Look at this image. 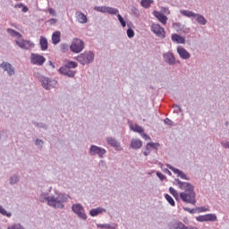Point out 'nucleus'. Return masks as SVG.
<instances>
[{
  "label": "nucleus",
  "mask_w": 229,
  "mask_h": 229,
  "mask_svg": "<svg viewBox=\"0 0 229 229\" xmlns=\"http://www.w3.org/2000/svg\"><path fill=\"white\" fill-rule=\"evenodd\" d=\"M98 226H99V228H106V229L112 228V226H110V224L98 225Z\"/></svg>",
  "instance_id": "nucleus-54"
},
{
  "label": "nucleus",
  "mask_w": 229,
  "mask_h": 229,
  "mask_svg": "<svg viewBox=\"0 0 229 229\" xmlns=\"http://www.w3.org/2000/svg\"><path fill=\"white\" fill-rule=\"evenodd\" d=\"M177 53L182 60H189V58H191V53L183 47H178Z\"/></svg>",
  "instance_id": "nucleus-16"
},
{
  "label": "nucleus",
  "mask_w": 229,
  "mask_h": 229,
  "mask_svg": "<svg viewBox=\"0 0 229 229\" xmlns=\"http://www.w3.org/2000/svg\"><path fill=\"white\" fill-rule=\"evenodd\" d=\"M23 5H24L23 4H16L14 5V8H22Z\"/></svg>",
  "instance_id": "nucleus-60"
},
{
  "label": "nucleus",
  "mask_w": 229,
  "mask_h": 229,
  "mask_svg": "<svg viewBox=\"0 0 229 229\" xmlns=\"http://www.w3.org/2000/svg\"><path fill=\"white\" fill-rule=\"evenodd\" d=\"M48 13H49L50 15H52L53 17H56V12L55 11V9L49 8V9H48Z\"/></svg>",
  "instance_id": "nucleus-53"
},
{
  "label": "nucleus",
  "mask_w": 229,
  "mask_h": 229,
  "mask_svg": "<svg viewBox=\"0 0 229 229\" xmlns=\"http://www.w3.org/2000/svg\"><path fill=\"white\" fill-rule=\"evenodd\" d=\"M182 221H183V223H185V225H188V223H189V218L184 217V218L182 219Z\"/></svg>",
  "instance_id": "nucleus-62"
},
{
  "label": "nucleus",
  "mask_w": 229,
  "mask_h": 229,
  "mask_svg": "<svg viewBox=\"0 0 229 229\" xmlns=\"http://www.w3.org/2000/svg\"><path fill=\"white\" fill-rule=\"evenodd\" d=\"M131 148L132 149H140V148H142V140L132 139L131 141Z\"/></svg>",
  "instance_id": "nucleus-21"
},
{
  "label": "nucleus",
  "mask_w": 229,
  "mask_h": 229,
  "mask_svg": "<svg viewBox=\"0 0 229 229\" xmlns=\"http://www.w3.org/2000/svg\"><path fill=\"white\" fill-rule=\"evenodd\" d=\"M85 49V42L80 38H74L70 46L72 53H81Z\"/></svg>",
  "instance_id": "nucleus-6"
},
{
  "label": "nucleus",
  "mask_w": 229,
  "mask_h": 229,
  "mask_svg": "<svg viewBox=\"0 0 229 229\" xmlns=\"http://www.w3.org/2000/svg\"><path fill=\"white\" fill-rule=\"evenodd\" d=\"M75 17L78 21V22H80V24H87V15H85L83 13L78 11L75 13Z\"/></svg>",
  "instance_id": "nucleus-19"
},
{
  "label": "nucleus",
  "mask_w": 229,
  "mask_h": 229,
  "mask_svg": "<svg viewBox=\"0 0 229 229\" xmlns=\"http://www.w3.org/2000/svg\"><path fill=\"white\" fill-rule=\"evenodd\" d=\"M15 42H16L17 46L19 47H21V49L28 50V49H31V48L35 47V44H33V42H31L30 40L23 39L22 37L18 38Z\"/></svg>",
  "instance_id": "nucleus-9"
},
{
  "label": "nucleus",
  "mask_w": 229,
  "mask_h": 229,
  "mask_svg": "<svg viewBox=\"0 0 229 229\" xmlns=\"http://www.w3.org/2000/svg\"><path fill=\"white\" fill-rule=\"evenodd\" d=\"M58 21V20L52 18L48 21V22H50V24H56V22Z\"/></svg>",
  "instance_id": "nucleus-57"
},
{
  "label": "nucleus",
  "mask_w": 229,
  "mask_h": 229,
  "mask_svg": "<svg viewBox=\"0 0 229 229\" xmlns=\"http://www.w3.org/2000/svg\"><path fill=\"white\" fill-rule=\"evenodd\" d=\"M21 182V176L17 174H13L10 178H9V183L10 185H17L18 182Z\"/></svg>",
  "instance_id": "nucleus-24"
},
{
  "label": "nucleus",
  "mask_w": 229,
  "mask_h": 229,
  "mask_svg": "<svg viewBox=\"0 0 229 229\" xmlns=\"http://www.w3.org/2000/svg\"><path fill=\"white\" fill-rule=\"evenodd\" d=\"M127 37L129 38H133L135 37V31H133L132 29H128L127 30Z\"/></svg>",
  "instance_id": "nucleus-42"
},
{
  "label": "nucleus",
  "mask_w": 229,
  "mask_h": 229,
  "mask_svg": "<svg viewBox=\"0 0 229 229\" xmlns=\"http://www.w3.org/2000/svg\"><path fill=\"white\" fill-rule=\"evenodd\" d=\"M69 198H71L69 194L54 190V193L50 194L41 191L38 199L40 203H47L52 208L64 210L65 208V203L69 201Z\"/></svg>",
  "instance_id": "nucleus-1"
},
{
  "label": "nucleus",
  "mask_w": 229,
  "mask_h": 229,
  "mask_svg": "<svg viewBox=\"0 0 229 229\" xmlns=\"http://www.w3.org/2000/svg\"><path fill=\"white\" fill-rule=\"evenodd\" d=\"M94 10L100 12V13H107L108 6H95Z\"/></svg>",
  "instance_id": "nucleus-32"
},
{
  "label": "nucleus",
  "mask_w": 229,
  "mask_h": 229,
  "mask_svg": "<svg viewBox=\"0 0 229 229\" xmlns=\"http://www.w3.org/2000/svg\"><path fill=\"white\" fill-rule=\"evenodd\" d=\"M0 69L4 71V72H6L9 76H15V67L12 65L9 62H3L0 64Z\"/></svg>",
  "instance_id": "nucleus-10"
},
{
  "label": "nucleus",
  "mask_w": 229,
  "mask_h": 229,
  "mask_svg": "<svg viewBox=\"0 0 229 229\" xmlns=\"http://www.w3.org/2000/svg\"><path fill=\"white\" fill-rule=\"evenodd\" d=\"M195 19H196L197 22L199 24H200V26H205V24H207V19H205L203 17V15H201L199 13L196 14Z\"/></svg>",
  "instance_id": "nucleus-28"
},
{
  "label": "nucleus",
  "mask_w": 229,
  "mask_h": 229,
  "mask_svg": "<svg viewBox=\"0 0 229 229\" xmlns=\"http://www.w3.org/2000/svg\"><path fill=\"white\" fill-rule=\"evenodd\" d=\"M46 62V57L44 55L38 54H31L30 55V63L34 65H44Z\"/></svg>",
  "instance_id": "nucleus-11"
},
{
  "label": "nucleus",
  "mask_w": 229,
  "mask_h": 229,
  "mask_svg": "<svg viewBox=\"0 0 229 229\" xmlns=\"http://www.w3.org/2000/svg\"><path fill=\"white\" fill-rule=\"evenodd\" d=\"M48 64L52 66L53 69H55V64H53V62L49 61Z\"/></svg>",
  "instance_id": "nucleus-63"
},
{
  "label": "nucleus",
  "mask_w": 229,
  "mask_h": 229,
  "mask_svg": "<svg viewBox=\"0 0 229 229\" xmlns=\"http://www.w3.org/2000/svg\"><path fill=\"white\" fill-rule=\"evenodd\" d=\"M94 52L92 51H85L84 53L79 55L76 57L77 62L79 64H81V65H89V64H92L94 62Z\"/></svg>",
  "instance_id": "nucleus-3"
},
{
  "label": "nucleus",
  "mask_w": 229,
  "mask_h": 229,
  "mask_svg": "<svg viewBox=\"0 0 229 229\" xmlns=\"http://www.w3.org/2000/svg\"><path fill=\"white\" fill-rule=\"evenodd\" d=\"M164 123H165V124H166L167 126H174V122L172 121V120L169 119V118H165V119L164 120Z\"/></svg>",
  "instance_id": "nucleus-44"
},
{
  "label": "nucleus",
  "mask_w": 229,
  "mask_h": 229,
  "mask_svg": "<svg viewBox=\"0 0 229 229\" xmlns=\"http://www.w3.org/2000/svg\"><path fill=\"white\" fill-rule=\"evenodd\" d=\"M221 146L225 149H229V141H221Z\"/></svg>",
  "instance_id": "nucleus-52"
},
{
  "label": "nucleus",
  "mask_w": 229,
  "mask_h": 229,
  "mask_svg": "<svg viewBox=\"0 0 229 229\" xmlns=\"http://www.w3.org/2000/svg\"><path fill=\"white\" fill-rule=\"evenodd\" d=\"M38 81H40L41 86L45 90H51V89H55L58 81L55 79H50L48 77H46L44 75H38Z\"/></svg>",
  "instance_id": "nucleus-2"
},
{
  "label": "nucleus",
  "mask_w": 229,
  "mask_h": 229,
  "mask_svg": "<svg viewBox=\"0 0 229 229\" xmlns=\"http://www.w3.org/2000/svg\"><path fill=\"white\" fill-rule=\"evenodd\" d=\"M61 51H63V53H66V51H69V45L61 44Z\"/></svg>",
  "instance_id": "nucleus-50"
},
{
  "label": "nucleus",
  "mask_w": 229,
  "mask_h": 229,
  "mask_svg": "<svg viewBox=\"0 0 229 229\" xmlns=\"http://www.w3.org/2000/svg\"><path fill=\"white\" fill-rule=\"evenodd\" d=\"M151 31L158 36L160 38H165V30L159 24L153 23L151 26Z\"/></svg>",
  "instance_id": "nucleus-13"
},
{
  "label": "nucleus",
  "mask_w": 229,
  "mask_h": 229,
  "mask_svg": "<svg viewBox=\"0 0 229 229\" xmlns=\"http://www.w3.org/2000/svg\"><path fill=\"white\" fill-rule=\"evenodd\" d=\"M89 155L90 157H96V155H98L99 158H103L105 155H106V149L96 145H91L89 148Z\"/></svg>",
  "instance_id": "nucleus-8"
},
{
  "label": "nucleus",
  "mask_w": 229,
  "mask_h": 229,
  "mask_svg": "<svg viewBox=\"0 0 229 229\" xmlns=\"http://www.w3.org/2000/svg\"><path fill=\"white\" fill-rule=\"evenodd\" d=\"M60 37H61L60 31H55L53 33L52 42L55 46H56V44H60Z\"/></svg>",
  "instance_id": "nucleus-26"
},
{
  "label": "nucleus",
  "mask_w": 229,
  "mask_h": 229,
  "mask_svg": "<svg viewBox=\"0 0 229 229\" xmlns=\"http://www.w3.org/2000/svg\"><path fill=\"white\" fill-rule=\"evenodd\" d=\"M169 192L170 194H173L174 198H178V191L176 190H174V188L170 187L169 188Z\"/></svg>",
  "instance_id": "nucleus-43"
},
{
  "label": "nucleus",
  "mask_w": 229,
  "mask_h": 229,
  "mask_svg": "<svg viewBox=\"0 0 229 229\" xmlns=\"http://www.w3.org/2000/svg\"><path fill=\"white\" fill-rule=\"evenodd\" d=\"M154 1L153 0H141L140 1V5L143 7V8H151V4H153Z\"/></svg>",
  "instance_id": "nucleus-29"
},
{
  "label": "nucleus",
  "mask_w": 229,
  "mask_h": 229,
  "mask_svg": "<svg viewBox=\"0 0 229 229\" xmlns=\"http://www.w3.org/2000/svg\"><path fill=\"white\" fill-rule=\"evenodd\" d=\"M130 129L132 131H135L136 133H144V128H142L141 126H140L139 124H131L130 125Z\"/></svg>",
  "instance_id": "nucleus-27"
},
{
  "label": "nucleus",
  "mask_w": 229,
  "mask_h": 229,
  "mask_svg": "<svg viewBox=\"0 0 229 229\" xmlns=\"http://www.w3.org/2000/svg\"><path fill=\"white\" fill-rule=\"evenodd\" d=\"M180 198L184 203H190V205H196V191H182L180 193Z\"/></svg>",
  "instance_id": "nucleus-4"
},
{
  "label": "nucleus",
  "mask_w": 229,
  "mask_h": 229,
  "mask_svg": "<svg viewBox=\"0 0 229 229\" xmlns=\"http://www.w3.org/2000/svg\"><path fill=\"white\" fill-rule=\"evenodd\" d=\"M106 142L109 144V146H112V148H121V143L114 138L107 137Z\"/></svg>",
  "instance_id": "nucleus-22"
},
{
  "label": "nucleus",
  "mask_w": 229,
  "mask_h": 229,
  "mask_svg": "<svg viewBox=\"0 0 229 229\" xmlns=\"http://www.w3.org/2000/svg\"><path fill=\"white\" fill-rule=\"evenodd\" d=\"M7 229H26L20 223H15L13 225H9Z\"/></svg>",
  "instance_id": "nucleus-37"
},
{
  "label": "nucleus",
  "mask_w": 229,
  "mask_h": 229,
  "mask_svg": "<svg viewBox=\"0 0 229 229\" xmlns=\"http://www.w3.org/2000/svg\"><path fill=\"white\" fill-rule=\"evenodd\" d=\"M150 148H152V149H156V151L158 149V148H160V143H153V142H149L146 145V149H149Z\"/></svg>",
  "instance_id": "nucleus-31"
},
{
  "label": "nucleus",
  "mask_w": 229,
  "mask_h": 229,
  "mask_svg": "<svg viewBox=\"0 0 229 229\" xmlns=\"http://www.w3.org/2000/svg\"><path fill=\"white\" fill-rule=\"evenodd\" d=\"M7 33L11 35V37H17L18 38H21L22 37L21 33H19L13 29H7Z\"/></svg>",
  "instance_id": "nucleus-30"
},
{
  "label": "nucleus",
  "mask_w": 229,
  "mask_h": 229,
  "mask_svg": "<svg viewBox=\"0 0 229 229\" xmlns=\"http://www.w3.org/2000/svg\"><path fill=\"white\" fill-rule=\"evenodd\" d=\"M72 211L82 221H87V214L85 213V208L80 203L72 205Z\"/></svg>",
  "instance_id": "nucleus-5"
},
{
  "label": "nucleus",
  "mask_w": 229,
  "mask_h": 229,
  "mask_svg": "<svg viewBox=\"0 0 229 229\" xmlns=\"http://www.w3.org/2000/svg\"><path fill=\"white\" fill-rule=\"evenodd\" d=\"M0 214H2V216H5V217H10L12 216V213L6 211L3 206H0Z\"/></svg>",
  "instance_id": "nucleus-38"
},
{
  "label": "nucleus",
  "mask_w": 229,
  "mask_h": 229,
  "mask_svg": "<svg viewBox=\"0 0 229 229\" xmlns=\"http://www.w3.org/2000/svg\"><path fill=\"white\" fill-rule=\"evenodd\" d=\"M153 15L158 19V21L162 23V24H167V16L164 15V13L158 12V11H154L153 12Z\"/></svg>",
  "instance_id": "nucleus-18"
},
{
  "label": "nucleus",
  "mask_w": 229,
  "mask_h": 229,
  "mask_svg": "<svg viewBox=\"0 0 229 229\" xmlns=\"http://www.w3.org/2000/svg\"><path fill=\"white\" fill-rule=\"evenodd\" d=\"M163 59L165 64L168 65H176V57L172 52H166L163 54Z\"/></svg>",
  "instance_id": "nucleus-12"
},
{
  "label": "nucleus",
  "mask_w": 229,
  "mask_h": 229,
  "mask_svg": "<svg viewBox=\"0 0 229 229\" xmlns=\"http://www.w3.org/2000/svg\"><path fill=\"white\" fill-rule=\"evenodd\" d=\"M166 167H168V169H170L171 171H173V173H174V174H177V176L179 178H181L182 180H191V178L189 176H187V174L185 173H183V171L175 168L174 166L166 164Z\"/></svg>",
  "instance_id": "nucleus-14"
},
{
  "label": "nucleus",
  "mask_w": 229,
  "mask_h": 229,
  "mask_svg": "<svg viewBox=\"0 0 229 229\" xmlns=\"http://www.w3.org/2000/svg\"><path fill=\"white\" fill-rule=\"evenodd\" d=\"M197 221L199 223H204V221H207V215L197 216Z\"/></svg>",
  "instance_id": "nucleus-49"
},
{
  "label": "nucleus",
  "mask_w": 229,
  "mask_h": 229,
  "mask_svg": "<svg viewBox=\"0 0 229 229\" xmlns=\"http://www.w3.org/2000/svg\"><path fill=\"white\" fill-rule=\"evenodd\" d=\"M174 182L181 191H184V192H194V185L191 184V182H182L178 178L174 179Z\"/></svg>",
  "instance_id": "nucleus-7"
},
{
  "label": "nucleus",
  "mask_w": 229,
  "mask_h": 229,
  "mask_svg": "<svg viewBox=\"0 0 229 229\" xmlns=\"http://www.w3.org/2000/svg\"><path fill=\"white\" fill-rule=\"evenodd\" d=\"M143 155L145 157H148V155H149V149L147 150V148H146V151L143 152Z\"/></svg>",
  "instance_id": "nucleus-61"
},
{
  "label": "nucleus",
  "mask_w": 229,
  "mask_h": 229,
  "mask_svg": "<svg viewBox=\"0 0 229 229\" xmlns=\"http://www.w3.org/2000/svg\"><path fill=\"white\" fill-rule=\"evenodd\" d=\"M35 145L38 146V148H44V141L42 140L37 139L35 140Z\"/></svg>",
  "instance_id": "nucleus-47"
},
{
  "label": "nucleus",
  "mask_w": 229,
  "mask_h": 229,
  "mask_svg": "<svg viewBox=\"0 0 229 229\" xmlns=\"http://www.w3.org/2000/svg\"><path fill=\"white\" fill-rule=\"evenodd\" d=\"M33 124L36 126V128H42L43 130H47L48 128L47 124L44 123L33 122Z\"/></svg>",
  "instance_id": "nucleus-35"
},
{
  "label": "nucleus",
  "mask_w": 229,
  "mask_h": 229,
  "mask_svg": "<svg viewBox=\"0 0 229 229\" xmlns=\"http://www.w3.org/2000/svg\"><path fill=\"white\" fill-rule=\"evenodd\" d=\"M180 13L182 15H183L184 17H189V18L192 17L193 19H196V15L198 14V13H193L192 11H189V10H181Z\"/></svg>",
  "instance_id": "nucleus-25"
},
{
  "label": "nucleus",
  "mask_w": 229,
  "mask_h": 229,
  "mask_svg": "<svg viewBox=\"0 0 229 229\" xmlns=\"http://www.w3.org/2000/svg\"><path fill=\"white\" fill-rule=\"evenodd\" d=\"M172 40L175 44H185V38L182 37L180 34H172Z\"/></svg>",
  "instance_id": "nucleus-20"
},
{
  "label": "nucleus",
  "mask_w": 229,
  "mask_h": 229,
  "mask_svg": "<svg viewBox=\"0 0 229 229\" xmlns=\"http://www.w3.org/2000/svg\"><path fill=\"white\" fill-rule=\"evenodd\" d=\"M183 210L185 212H189L190 214H196V212H198V209L196 208L191 209V208H183Z\"/></svg>",
  "instance_id": "nucleus-48"
},
{
  "label": "nucleus",
  "mask_w": 229,
  "mask_h": 229,
  "mask_svg": "<svg viewBox=\"0 0 229 229\" xmlns=\"http://www.w3.org/2000/svg\"><path fill=\"white\" fill-rule=\"evenodd\" d=\"M157 178H159V180H161V182H164V180H165V175H164L162 173H160V172H157Z\"/></svg>",
  "instance_id": "nucleus-51"
},
{
  "label": "nucleus",
  "mask_w": 229,
  "mask_h": 229,
  "mask_svg": "<svg viewBox=\"0 0 229 229\" xmlns=\"http://www.w3.org/2000/svg\"><path fill=\"white\" fill-rule=\"evenodd\" d=\"M39 45H40V47H41V51H47V47H48L47 38L41 36L40 39H39Z\"/></svg>",
  "instance_id": "nucleus-23"
},
{
  "label": "nucleus",
  "mask_w": 229,
  "mask_h": 229,
  "mask_svg": "<svg viewBox=\"0 0 229 229\" xmlns=\"http://www.w3.org/2000/svg\"><path fill=\"white\" fill-rule=\"evenodd\" d=\"M107 13H109V15H117L119 13V10L107 6Z\"/></svg>",
  "instance_id": "nucleus-34"
},
{
  "label": "nucleus",
  "mask_w": 229,
  "mask_h": 229,
  "mask_svg": "<svg viewBox=\"0 0 229 229\" xmlns=\"http://www.w3.org/2000/svg\"><path fill=\"white\" fill-rule=\"evenodd\" d=\"M51 191H53V186H50V187L48 188V192H51Z\"/></svg>",
  "instance_id": "nucleus-64"
},
{
  "label": "nucleus",
  "mask_w": 229,
  "mask_h": 229,
  "mask_svg": "<svg viewBox=\"0 0 229 229\" xmlns=\"http://www.w3.org/2000/svg\"><path fill=\"white\" fill-rule=\"evenodd\" d=\"M173 108H174L175 114H182V107H180V106L177 104H174Z\"/></svg>",
  "instance_id": "nucleus-45"
},
{
  "label": "nucleus",
  "mask_w": 229,
  "mask_h": 229,
  "mask_svg": "<svg viewBox=\"0 0 229 229\" xmlns=\"http://www.w3.org/2000/svg\"><path fill=\"white\" fill-rule=\"evenodd\" d=\"M206 221L216 222L217 221V216L216 214H208L206 215Z\"/></svg>",
  "instance_id": "nucleus-33"
},
{
  "label": "nucleus",
  "mask_w": 229,
  "mask_h": 229,
  "mask_svg": "<svg viewBox=\"0 0 229 229\" xmlns=\"http://www.w3.org/2000/svg\"><path fill=\"white\" fill-rule=\"evenodd\" d=\"M131 12L132 15H134V17H137V18L140 17V12L137 9V7L131 6Z\"/></svg>",
  "instance_id": "nucleus-36"
},
{
  "label": "nucleus",
  "mask_w": 229,
  "mask_h": 229,
  "mask_svg": "<svg viewBox=\"0 0 229 229\" xmlns=\"http://www.w3.org/2000/svg\"><path fill=\"white\" fill-rule=\"evenodd\" d=\"M117 19L122 26V28H126V21H124V18L121 14H117Z\"/></svg>",
  "instance_id": "nucleus-41"
},
{
  "label": "nucleus",
  "mask_w": 229,
  "mask_h": 229,
  "mask_svg": "<svg viewBox=\"0 0 229 229\" xmlns=\"http://www.w3.org/2000/svg\"><path fill=\"white\" fill-rule=\"evenodd\" d=\"M28 10H30L28 8V6H26V5L21 6V12H23V13H26V12H28Z\"/></svg>",
  "instance_id": "nucleus-58"
},
{
  "label": "nucleus",
  "mask_w": 229,
  "mask_h": 229,
  "mask_svg": "<svg viewBox=\"0 0 229 229\" xmlns=\"http://www.w3.org/2000/svg\"><path fill=\"white\" fill-rule=\"evenodd\" d=\"M197 212L201 213V212H208V207H200V208H196Z\"/></svg>",
  "instance_id": "nucleus-46"
},
{
  "label": "nucleus",
  "mask_w": 229,
  "mask_h": 229,
  "mask_svg": "<svg viewBox=\"0 0 229 229\" xmlns=\"http://www.w3.org/2000/svg\"><path fill=\"white\" fill-rule=\"evenodd\" d=\"M66 67L70 68V69H76V67H78V63L73 62V61H70L65 64Z\"/></svg>",
  "instance_id": "nucleus-40"
},
{
  "label": "nucleus",
  "mask_w": 229,
  "mask_h": 229,
  "mask_svg": "<svg viewBox=\"0 0 229 229\" xmlns=\"http://www.w3.org/2000/svg\"><path fill=\"white\" fill-rule=\"evenodd\" d=\"M164 173H165L166 174H168L169 176H173V173H171V171H169V169L165 168L164 170Z\"/></svg>",
  "instance_id": "nucleus-59"
},
{
  "label": "nucleus",
  "mask_w": 229,
  "mask_h": 229,
  "mask_svg": "<svg viewBox=\"0 0 229 229\" xmlns=\"http://www.w3.org/2000/svg\"><path fill=\"white\" fill-rule=\"evenodd\" d=\"M59 72L64 76H68V78H74L76 74V72L72 71L71 68H68L66 65L62 66L59 69Z\"/></svg>",
  "instance_id": "nucleus-15"
},
{
  "label": "nucleus",
  "mask_w": 229,
  "mask_h": 229,
  "mask_svg": "<svg viewBox=\"0 0 229 229\" xmlns=\"http://www.w3.org/2000/svg\"><path fill=\"white\" fill-rule=\"evenodd\" d=\"M141 137H143V139H145V140H151V137H149V135L142 132L141 133Z\"/></svg>",
  "instance_id": "nucleus-55"
},
{
  "label": "nucleus",
  "mask_w": 229,
  "mask_h": 229,
  "mask_svg": "<svg viewBox=\"0 0 229 229\" xmlns=\"http://www.w3.org/2000/svg\"><path fill=\"white\" fill-rule=\"evenodd\" d=\"M165 198L166 199V201H168V203L172 206L174 207L175 203H174V199H173V197H171V195L169 194H165Z\"/></svg>",
  "instance_id": "nucleus-39"
},
{
  "label": "nucleus",
  "mask_w": 229,
  "mask_h": 229,
  "mask_svg": "<svg viewBox=\"0 0 229 229\" xmlns=\"http://www.w3.org/2000/svg\"><path fill=\"white\" fill-rule=\"evenodd\" d=\"M103 213H106V209L105 208H92L89 211V216H91V217H96L97 216H99V214H103Z\"/></svg>",
  "instance_id": "nucleus-17"
},
{
  "label": "nucleus",
  "mask_w": 229,
  "mask_h": 229,
  "mask_svg": "<svg viewBox=\"0 0 229 229\" xmlns=\"http://www.w3.org/2000/svg\"><path fill=\"white\" fill-rule=\"evenodd\" d=\"M162 12H163V13H165L166 15H169V13H170L169 8H167V7H162Z\"/></svg>",
  "instance_id": "nucleus-56"
}]
</instances>
